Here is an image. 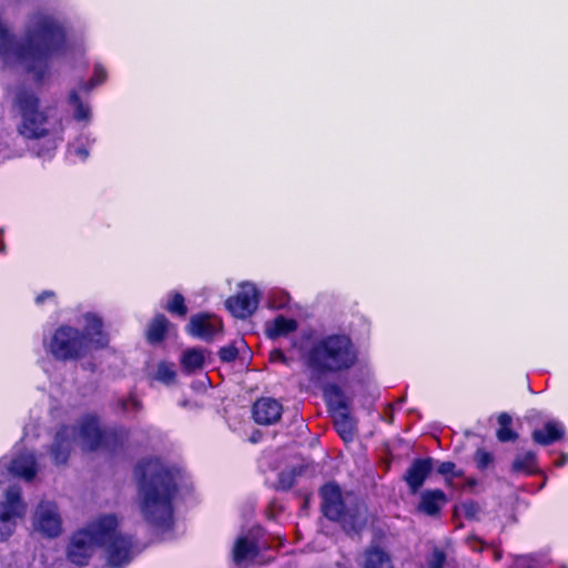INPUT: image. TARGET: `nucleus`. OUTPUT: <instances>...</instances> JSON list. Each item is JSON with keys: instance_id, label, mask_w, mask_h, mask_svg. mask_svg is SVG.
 I'll return each instance as SVG.
<instances>
[{"instance_id": "1", "label": "nucleus", "mask_w": 568, "mask_h": 568, "mask_svg": "<svg viewBox=\"0 0 568 568\" xmlns=\"http://www.w3.org/2000/svg\"><path fill=\"white\" fill-rule=\"evenodd\" d=\"M118 524L114 515H103L74 532L67 547L68 560L77 566H85L97 548L103 547L111 568L128 565L133 558L134 545L130 537L118 531Z\"/></svg>"}, {"instance_id": "2", "label": "nucleus", "mask_w": 568, "mask_h": 568, "mask_svg": "<svg viewBox=\"0 0 568 568\" xmlns=\"http://www.w3.org/2000/svg\"><path fill=\"white\" fill-rule=\"evenodd\" d=\"M134 474L144 518L159 528H169L173 518L172 499L178 488L179 470L160 459H149L140 462Z\"/></svg>"}, {"instance_id": "3", "label": "nucleus", "mask_w": 568, "mask_h": 568, "mask_svg": "<svg viewBox=\"0 0 568 568\" xmlns=\"http://www.w3.org/2000/svg\"><path fill=\"white\" fill-rule=\"evenodd\" d=\"M356 362L357 349L344 334H331L313 341L304 355V365L312 382L348 371Z\"/></svg>"}, {"instance_id": "4", "label": "nucleus", "mask_w": 568, "mask_h": 568, "mask_svg": "<svg viewBox=\"0 0 568 568\" xmlns=\"http://www.w3.org/2000/svg\"><path fill=\"white\" fill-rule=\"evenodd\" d=\"M65 38H0V60L6 65L22 64L41 82L49 68V59L55 54L52 48Z\"/></svg>"}, {"instance_id": "5", "label": "nucleus", "mask_w": 568, "mask_h": 568, "mask_svg": "<svg viewBox=\"0 0 568 568\" xmlns=\"http://www.w3.org/2000/svg\"><path fill=\"white\" fill-rule=\"evenodd\" d=\"M112 434L102 432L98 419L92 416L80 420L78 428L63 426L54 436L50 449L51 457L57 465L65 464L74 443L85 450H94L102 446H109L108 439Z\"/></svg>"}, {"instance_id": "6", "label": "nucleus", "mask_w": 568, "mask_h": 568, "mask_svg": "<svg viewBox=\"0 0 568 568\" xmlns=\"http://www.w3.org/2000/svg\"><path fill=\"white\" fill-rule=\"evenodd\" d=\"M13 105L21 116L18 131L22 136L40 139L49 133V118L40 108V99L32 89L18 87L13 95Z\"/></svg>"}, {"instance_id": "7", "label": "nucleus", "mask_w": 568, "mask_h": 568, "mask_svg": "<svg viewBox=\"0 0 568 568\" xmlns=\"http://www.w3.org/2000/svg\"><path fill=\"white\" fill-rule=\"evenodd\" d=\"M87 349L88 344L82 333L69 326L59 327L48 344V351L59 361L81 357Z\"/></svg>"}, {"instance_id": "8", "label": "nucleus", "mask_w": 568, "mask_h": 568, "mask_svg": "<svg viewBox=\"0 0 568 568\" xmlns=\"http://www.w3.org/2000/svg\"><path fill=\"white\" fill-rule=\"evenodd\" d=\"M258 292L254 284L243 283L240 291L225 301L230 313L237 318L251 316L258 306Z\"/></svg>"}, {"instance_id": "9", "label": "nucleus", "mask_w": 568, "mask_h": 568, "mask_svg": "<svg viewBox=\"0 0 568 568\" xmlns=\"http://www.w3.org/2000/svg\"><path fill=\"white\" fill-rule=\"evenodd\" d=\"M26 505L21 501L19 487L12 486L7 489L6 505L0 514V536L6 539L11 536L14 529V518L22 517Z\"/></svg>"}, {"instance_id": "10", "label": "nucleus", "mask_w": 568, "mask_h": 568, "mask_svg": "<svg viewBox=\"0 0 568 568\" xmlns=\"http://www.w3.org/2000/svg\"><path fill=\"white\" fill-rule=\"evenodd\" d=\"M33 528L43 536L57 537L60 535L61 516L54 503L42 501L36 509L33 516Z\"/></svg>"}, {"instance_id": "11", "label": "nucleus", "mask_w": 568, "mask_h": 568, "mask_svg": "<svg viewBox=\"0 0 568 568\" xmlns=\"http://www.w3.org/2000/svg\"><path fill=\"white\" fill-rule=\"evenodd\" d=\"M322 510L326 518L331 520H341L344 527H347V513H345L344 501L341 489L335 484H326L322 490Z\"/></svg>"}, {"instance_id": "12", "label": "nucleus", "mask_w": 568, "mask_h": 568, "mask_svg": "<svg viewBox=\"0 0 568 568\" xmlns=\"http://www.w3.org/2000/svg\"><path fill=\"white\" fill-rule=\"evenodd\" d=\"M222 322L219 317L203 314L191 317L187 331L195 337L212 341L216 334L222 332Z\"/></svg>"}, {"instance_id": "13", "label": "nucleus", "mask_w": 568, "mask_h": 568, "mask_svg": "<svg viewBox=\"0 0 568 568\" xmlns=\"http://www.w3.org/2000/svg\"><path fill=\"white\" fill-rule=\"evenodd\" d=\"M282 405L274 398L263 397L253 406V418L257 424L272 425L282 416Z\"/></svg>"}, {"instance_id": "14", "label": "nucleus", "mask_w": 568, "mask_h": 568, "mask_svg": "<svg viewBox=\"0 0 568 568\" xmlns=\"http://www.w3.org/2000/svg\"><path fill=\"white\" fill-rule=\"evenodd\" d=\"M434 459L433 458H419L415 459L409 468L406 470L404 476L410 491L416 494L424 485L426 478L433 470Z\"/></svg>"}, {"instance_id": "15", "label": "nucleus", "mask_w": 568, "mask_h": 568, "mask_svg": "<svg viewBox=\"0 0 568 568\" xmlns=\"http://www.w3.org/2000/svg\"><path fill=\"white\" fill-rule=\"evenodd\" d=\"M7 468L9 473L26 480H31L37 474L36 459L30 453H23L11 459L10 463L0 460V470Z\"/></svg>"}, {"instance_id": "16", "label": "nucleus", "mask_w": 568, "mask_h": 568, "mask_svg": "<svg viewBox=\"0 0 568 568\" xmlns=\"http://www.w3.org/2000/svg\"><path fill=\"white\" fill-rule=\"evenodd\" d=\"M23 36H67L64 28L52 17L37 13Z\"/></svg>"}, {"instance_id": "17", "label": "nucleus", "mask_w": 568, "mask_h": 568, "mask_svg": "<svg viewBox=\"0 0 568 568\" xmlns=\"http://www.w3.org/2000/svg\"><path fill=\"white\" fill-rule=\"evenodd\" d=\"M85 325L82 336L84 337L88 347L90 345L94 347H102L106 345L108 338L102 329V321L94 314H85Z\"/></svg>"}, {"instance_id": "18", "label": "nucleus", "mask_w": 568, "mask_h": 568, "mask_svg": "<svg viewBox=\"0 0 568 568\" xmlns=\"http://www.w3.org/2000/svg\"><path fill=\"white\" fill-rule=\"evenodd\" d=\"M257 552L258 545L255 535L251 531L248 535L237 538L233 549L234 561L242 564L243 561L252 560Z\"/></svg>"}, {"instance_id": "19", "label": "nucleus", "mask_w": 568, "mask_h": 568, "mask_svg": "<svg viewBox=\"0 0 568 568\" xmlns=\"http://www.w3.org/2000/svg\"><path fill=\"white\" fill-rule=\"evenodd\" d=\"M446 503L447 497L443 490L429 489L422 493L418 509L426 515L435 516L440 511Z\"/></svg>"}, {"instance_id": "20", "label": "nucleus", "mask_w": 568, "mask_h": 568, "mask_svg": "<svg viewBox=\"0 0 568 568\" xmlns=\"http://www.w3.org/2000/svg\"><path fill=\"white\" fill-rule=\"evenodd\" d=\"M363 568H394L390 555L378 546H371L363 552Z\"/></svg>"}, {"instance_id": "21", "label": "nucleus", "mask_w": 568, "mask_h": 568, "mask_svg": "<svg viewBox=\"0 0 568 568\" xmlns=\"http://www.w3.org/2000/svg\"><path fill=\"white\" fill-rule=\"evenodd\" d=\"M334 425L337 433L345 442L353 440L356 430V422L348 414L345 406H342L334 413Z\"/></svg>"}, {"instance_id": "22", "label": "nucleus", "mask_w": 568, "mask_h": 568, "mask_svg": "<svg viewBox=\"0 0 568 568\" xmlns=\"http://www.w3.org/2000/svg\"><path fill=\"white\" fill-rule=\"evenodd\" d=\"M564 426L558 422L546 423L542 429H536L532 433V439L539 445H550L564 436Z\"/></svg>"}, {"instance_id": "23", "label": "nucleus", "mask_w": 568, "mask_h": 568, "mask_svg": "<svg viewBox=\"0 0 568 568\" xmlns=\"http://www.w3.org/2000/svg\"><path fill=\"white\" fill-rule=\"evenodd\" d=\"M297 322L292 318H285L278 315L272 322L266 323L265 333L267 337L275 339L280 336H285L291 332L296 331Z\"/></svg>"}, {"instance_id": "24", "label": "nucleus", "mask_w": 568, "mask_h": 568, "mask_svg": "<svg viewBox=\"0 0 568 568\" xmlns=\"http://www.w3.org/2000/svg\"><path fill=\"white\" fill-rule=\"evenodd\" d=\"M205 355L201 348H190L183 352L181 357L182 368L187 373L192 374L201 371L204 367Z\"/></svg>"}, {"instance_id": "25", "label": "nucleus", "mask_w": 568, "mask_h": 568, "mask_svg": "<svg viewBox=\"0 0 568 568\" xmlns=\"http://www.w3.org/2000/svg\"><path fill=\"white\" fill-rule=\"evenodd\" d=\"M168 323L169 322L164 315L155 316L149 326L148 339L151 343H158L162 341L166 332Z\"/></svg>"}, {"instance_id": "26", "label": "nucleus", "mask_w": 568, "mask_h": 568, "mask_svg": "<svg viewBox=\"0 0 568 568\" xmlns=\"http://www.w3.org/2000/svg\"><path fill=\"white\" fill-rule=\"evenodd\" d=\"M437 473L446 476V485L448 487H457L456 478L464 477L462 469H456V465L453 462H443L437 467Z\"/></svg>"}, {"instance_id": "27", "label": "nucleus", "mask_w": 568, "mask_h": 568, "mask_svg": "<svg viewBox=\"0 0 568 568\" xmlns=\"http://www.w3.org/2000/svg\"><path fill=\"white\" fill-rule=\"evenodd\" d=\"M511 416L507 413H501L498 416V424L500 428L497 430V438L501 443L513 442L517 438V434L510 429Z\"/></svg>"}, {"instance_id": "28", "label": "nucleus", "mask_w": 568, "mask_h": 568, "mask_svg": "<svg viewBox=\"0 0 568 568\" xmlns=\"http://www.w3.org/2000/svg\"><path fill=\"white\" fill-rule=\"evenodd\" d=\"M69 103L74 108V118L78 121L89 120L90 118V109L87 104H84L77 91H72L69 94Z\"/></svg>"}, {"instance_id": "29", "label": "nucleus", "mask_w": 568, "mask_h": 568, "mask_svg": "<svg viewBox=\"0 0 568 568\" xmlns=\"http://www.w3.org/2000/svg\"><path fill=\"white\" fill-rule=\"evenodd\" d=\"M536 462V455L532 452H527L523 455H518L513 463V469L515 471H531Z\"/></svg>"}, {"instance_id": "30", "label": "nucleus", "mask_w": 568, "mask_h": 568, "mask_svg": "<svg viewBox=\"0 0 568 568\" xmlns=\"http://www.w3.org/2000/svg\"><path fill=\"white\" fill-rule=\"evenodd\" d=\"M245 342L244 339L235 341L234 343L223 346L219 351V356L222 362L231 363L233 362L239 354L240 346H244Z\"/></svg>"}, {"instance_id": "31", "label": "nucleus", "mask_w": 568, "mask_h": 568, "mask_svg": "<svg viewBox=\"0 0 568 568\" xmlns=\"http://www.w3.org/2000/svg\"><path fill=\"white\" fill-rule=\"evenodd\" d=\"M301 473V469L291 468L280 473L277 487L283 490H288L295 484L296 476Z\"/></svg>"}, {"instance_id": "32", "label": "nucleus", "mask_w": 568, "mask_h": 568, "mask_svg": "<svg viewBox=\"0 0 568 568\" xmlns=\"http://www.w3.org/2000/svg\"><path fill=\"white\" fill-rule=\"evenodd\" d=\"M166 310L170 313L178 314L180 316H184L187 312V308L184 304V297L175 293L172 298L168 302Z\"/></svg>"}, {"instance_id": "33", "label": "nucleus", "mask_w": 568, "mask_h": 568, "mask_svg": "<svg viewBox=\"0 0 568 568\" xmlns=\"http://www.w3.org/2000/svg\"><path fill=\"white\" fill-rule=\"evenodd\" d=\"M155 377L165 384H170L175 378V371L172 364L161 363L158 366Z\"/></svg>"}, {"instance_id": "34", "label": "nucleus", "mask_w": 568, "mask_h": 568, "mask_svg": "<svg viewBox=\"0 0 568 568\" xmlns=\"http://www.w3.org/2000/svg\"><path fill=\"white\" fill-rule=\"evenodd\" d=\"M474 458L477 468L480 470L488 468L494 462L493 454L483 448L476 450Z\"/></svg>"}, {"instance_id": "35", "label": "nucleus", "mask_w": 568, "mask_h": 568, "mask_svg": "<svg viewBox=\"0 0 568 568\" xmlns=\"http://www.w3.org/2000/svg\"><path fill=\"white\" fill-rule=\"evenodd\" d=\"M105 78H106L105 71L100 65H95L93 77L91 78L89 83H83L81 85V89L84 91H90L95 85L101 84L105 80Z\"/></svg>"}, {"instance_id": "36", "label": "nucleus", "mask_w": 568, "mask_h": 568, "mask_svg": "<svg viewBox=\"0 0 568 568\" xmlns=\"http://www.w3.org/2000/svg\"><path fill=\"white\" fill-rule=\"evenodd\" d=\"M445 561V552L439 548H435L433 550L432 557L428 560V568H443Z\"/></svg>"}, {"instance_id": "37", "label": "nucleus", "mask_w": 568, "mask_h": 568, "mask_svg": "<svg viewBox=\"0 0 568 568\" xmlns=\"http://www.w3.org/2000/svg\"><path fill=\"white\" fill-rule=\"evenodd\" d=\"M270 361L273 363L285 361V354L281 349H273L270 353Z\"/></svg>"}, {"instance_id": "38", "label": "nucleus", "mask_w": 568, "mask_h": 568, "mask_svg": "<svg viewBox=\"0 0 568 568\" xmlns=\"http://www.w3.org/2000/svg\"><path fill=\"white\" fill-rule=\"evenodd\" d=\"M54 293L51 291H45L42 294L38 295L36 298L37 304H42L47 298H52Z\"/></svg>"}, {"instance_id": "39", "label": "nucleus", "mask_w": 568, "mask_h": 568, "mask_svg": "<svg viewBox=\"0 0 568 568\" xmlns=\"http://www.w3.org/2000/svg\"><path fill=\"white\" fill-rule=\"evenodd\" d=\"M477 484L476 479L474 478H467L465 484H458L457 483V487L458 489H465V488H473L475 487Z\"/></svg>"}, {"instance_id": "40", "label": "nucleus", "mask_w": 568, "mask_h": 568, "mask_svg": "<svg viewBox=\"0 0 568 568\" xmlns=\"http://www.w3.org/2000/svg\"><path fill=\"white\" fill-rule=\"evenodd\" d=\"M74 154L78 155L81 160H85L89 156L88 150L84 148H75L73 150Z\"/></svg>"}, {"instance_id": "41", "label": "nucleus", "mask_w": 568, "mask_h": 568, "mask_svg": "<svg viewBox=\"0 0 568 568\" xmlns=\"http://www.w3.org/2000/svg\"><path fill=\"white\" fill-rule=\"evenodd\" d=\"M363 525V520L359 519L358 517H354L353 520H352V524H351V528L353 530H357L359 529V527Z\"/></svg>"}, {"instance_id": "42", "label": "nucleus", "mask_w": 568, "mask_h": 568, "mask_svg": "<svg viewBox=\"0 0 568 568\" xmlns=\"http://www.w3.org/2000/svg\"><path fill=\"white\" fill-rule=\"evenodd\" d=\"M129 406H132L135 409H138L139 408V403L135 399L132 398V399L128 400L126 403H124L123 408L124 409H129Z\"/></svg>"}, {"instance_id": "43", "label": "nucleus", "mask_w": 568, "mask_h": 568, "mask_svg": "<svg viewBox=\"0 0 568 568\" xmlns=\"http://www.w3.org/2000/svg\"><path fill=\"white\" fill-rule=\"evenodd\" d=\"M282 363H283V364H285V365H287V366H290V365H291V363H292V358H290V357L285 356V361H282Z\"/></svg>"}, {"instance_id": "44", "label": "nucleus", "mask_w": 568, "mask_h": 568, "mask_svg": "<svg viewBox=\"0 0 568 568\" xmlns=\"http://www.w3.org/2000/svg\"><path fill=\"white\" fill-rule=\"evenodd\" d=\"M471 547H473V549H474V550H476V551H480V550H481V547H479V546L477 547V546H475V545H474V546H471Z\"/></svg>"}, {"instance_id": "45", "label": "nucleus", "mask_w": 568, "mask_h": 568, "mask_svg": "<svg viewBox=\"0 0 568 568\" xmlns=\"http://www.w3.org/2000/svg\"><path fill=\"white\" fill-rule=\"evenodd\" d=\"M562 568H566V567H562Z\"/></svg>"}]
</instances>
